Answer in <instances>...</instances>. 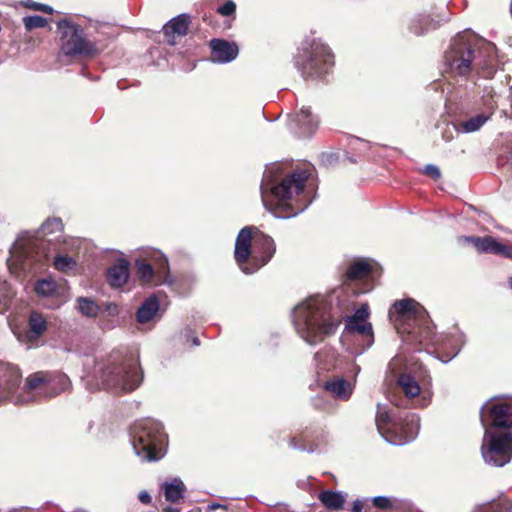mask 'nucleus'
Listing matches in <instances>:
<instances>
[{
	"mask_svg": "<svg viewBox=\"0 0 512 512\" xmlns=\"http://www.w3.org/2000/svg\"><path fill=\"white\" fill-rule=\"evenodd\" d=\"M211 49L210 59L215 63H229L233 61L239 53L238 45L220 38H213L209 42Z\"/></svg>",
	"mask_w": 512,
	"mask_h": 512,
	"instance_id": "obj_17",
	"label": "nucleus"
},
{
	"mask_svg": "<svg viewBox=\"0 0 512 512\" xmlns=\"http://www.w3.org/2000/svg\"><path fill=\"white\" fill-rule=\"evenodd\" d=\"M460 240L473 245L478 253L493 254L512 260V245L500 243L492 236H462Z\"/></svg>",
	"mask_w": 512,
	"mask_h": 512,
	"instance_id": "obj_14",
	"label": "nucleus"
},
{
	"mask_svg": "<svg viewBox=\"0 0 512 512\" xmlns=\"http://www.w3.org/2000/svg\"><path fill=\"white\" fill-rule=\"evenodd\" d=\"M389 319L402 340L408 344L428 346L434 344L435 326L426 309L412 298L397 300L389 310Z\"/></svg>",
	"mask_w": 512,
	"mask_h": 512,
	"instance_id": "obj_1",
	"label": "nucleus"
},
{
	"mask_svg": "<svg viewBox=\"0 0 512 512\" xmlns=\"http://www.w3.org/2000/svg\"><path fill=\"white\" fill-rule=\"evenodd\" d=\"M185 337L186 339H192V345L193 346H199L200 340L199 338L194 334V332L190 329L185 330Z\"/></svg>",
	"mask_w": 512,
	"mask_h": 512,
	"instance_id": "obj_46",
	"label": "nucleus"
},
{
	"mask_svg": "<svg viewBox=\"0 0 512 512\" xmlns=\"http://www.w3.org/2000/svg\"><path fill=\"white\" fill-rule=\"evenodd\" d=\"M324 389L333 397L342 400H347L351 395L349 382L342 378L325 382Z\"/></svg>",
	"mask_w": 512,
	"mask_h": 512,
	"instance_id": "obj_25",
	"label": "nucleus"
},
{
	"mask_svg": "<svg viewBox=\"0 0 512 512\" xmlns=\"http://www.w3.org/2000/svg\"><path fill=\"white\" fill-rule=\"evenodd\" d=\"M136 454L147 461H157L163 456L166 441L163 426L154 420L145 419L137 423L131 432Z\"/></svg>",
	"mask_w": 512,
	"mask_h": 512,
	"instance_id": "obj_9",
	"label": "nucleus"
},
{
	"mask_svg": "<svg viewBox=\"0 0 512 512\" xmlns=\"http://www.w3.org/2000/svg\"><path fill=\"white\" fill-rule=\"evenodd\" d=\"M292 122L297 128V132L301 137H310L318 128V118L313 115L310 107H302L301 110L296 113Z\"/></svg>",
	"mask_w": 512,
	"mask_h": 512,
	"instance_id": "obj_19",
	"label": "nucleus"
},
{
	"mask_svg": "<svg viewBox=\"0 0 512 512\" xmlns=\"http://www.w3.org/2000/svg\"><path fill=\"white\" fill-rule=\"evenodd\" d=\"M318 499L328 510H340L344 505V497L340 492L323 490L319 493Z\"/></svg>",
	"mask_w": 512,
	"mask_h": 512,
	"instance_id": "obj_28",
	"label": "nucleus"
},
{
	"mask_svg": "<svg viewBox=\"0 0 512 512\" xmlns=\"http://www.w3.org/2000/svg\"><path fill=\"white\" fill-rule=\"evenodd\" d=\"M481 454L484 461L495 467H503L512 459V432L484 431Z\"/></svg>",
	"mask_w": 512,
	"mask_h": 512,
	"instance_id": "obj_11",
	"label": "nucleus"
},
{
	"mask_svg": "<svg viewBox=\"0 0 512 512\" xmlns=\"http://www.w3.org/2000/svg\"><path fill=\"white\" fill-rule=\"evenodd\" d=\"M14 293L7 281H0V313L8 310Z\"/></svg>",
	"mask_w": 512,
	"mask_h": 512,
	"instance_id": "obj_35",
	"label": "nucleus"
},
{
	"mask_svg": "<svg viewBox=\"0 0 512 512\" xmlns=\"http://www.w3.org/2000/svg\"><path fill=\"white\" fill-rule=\"evenodd\" d=\"M495 46L477 39L457 38L446 53V61L450 69L459 75L466 76L472 70L484 69L494 59Z\"/></svg>",
	"mask_w": 512,
	"mask_h": 512,
	"instance_id": "obj_5",
	"label": "nucleus"
},
{
	"mask_svg": "<svg viewBox=\"0 0 512 512\" xmlns=\"http://www.w3.org/2000/svg\"><path fill=\"white\" fill-rule=\"evenodd\" d=\"M375 423L378 431L381 434L390 430L391 417L387 411H381L380 407H378V411L375 417Z\"/></svg>",
	"mask_w": 512,
	"mask_h": 512,
	"instance_id": "obj_38",
	"label": "nucleus"
},
{
	"mask_svg": "<svg viewBox=\"0 0 512 512\" xmlns=\"http://www.w3.org/2000/svg\"><path fill=\"white\" fill-rule=\"evenodd\" d=\"M48 372L39 371L30 374L25 381V389L28 392L38 390L44 396H46Z\"/></svg>",
	"mask_w": 512,
	"mask_h": 512,
	"instance_id": "obj_30",
	"label": "nucleus"
},
{
	"mask_svg": "<svg viewBox=\"0 0 512 512\" xmlns=\"http://www.w3.org/2000/svg\"><path fill=\"white\" fill-rule=\"evenodd\" d=\"M28 325L30 333L36 338L42 336L47 330L46 318L43 316V314L37 311H32L30 313Z\"/></svg>",
	"mask_w": 512,
	"mask_h": 512,
	"instance_id": "obj_32",
	"label": "nucleus"
},
{
	"mask_svg": "<svg viewBox=\"0 0 512 512\" xmlns=\"http://www.w3.org/2000/svg\"><path fill=\"white\" fill-rule=\"evenodd\" d=\"M46 241L42 240L38 244H36V248L38 249L36 251V255L34 258V261L36 263H39L40 265L46 264V262L49 259V254L46 247Z\"/></svg>",
	"mask_w": 512,
	"mask_h": 512,
	"instance_id": "obj_41",
	"label": "nucleus"
},
{
	"mask_svg": "<svg viewBox=\"0 0 512 512\" xmlns=\"http://www.w3.org/2000/svg\"><path fill=\"white\" fill-rule=\"evenodd\" d=\"M136 276L143 286H159L169 277V263L166 256L157 250L145 253L135 259Z\"/></svg>",
	"mask_w": 512,
	"mask_h": 512,
	"instance_id": "obj_10",
	"label": "nucleus"
},
{
	"mask_svg": "<svg viewBox=\"0 0 512 512\" xmlns=\"http://www.w3.org/2000/svg\"><path fill=\"white\" fill-rule=\"evenodd\" d=\"M53 266L60 272H68L76 266L75 260L68 255H57L54 258Z\"/></svg>",
	"mask_w": 512,
	"mask_h": 512,
	"instance_id": "obj_37",
	"label": "nucleus"
},
{
	"mask_svg": "<svg viewBox=\"0 0 512 512\" xmlns=\"http://www.w3.org/2000/svg\"><path fill=\"white\" fill-rule=\"evenodd\" d=\"M191 25V16L186 13L170 19L163 27L162 32L165 41L170 46L176 45L177 37H184L188 34Z\"/></svg>",
	"mask_w": 512,
	"mask_h": 512,
	"instance_id": "obj_16",
	"label": "nucleus"
},
{
	"mask_svg": "<svg viewBox=\"0 0 512 512\" xmlns=\"http://www.w3.org/2000/svg\"><path fill=\"white\" fill-rule=\"evenodd\" d=\"M210 18H211V16L204 15L203 16V21L210 23V21H209Z\"/></svg>",
	"mask_w": 512,
	"mask_h": 512,
	"instance_id": "obj_51",
	"label": "nucleus"
},
{
	"mask_svg": "<svg viewBox=\"0 0 512 512\" xmlns=\"http://www.w3.org/2000/svg\"><path fill=\"white\" fill-rule=\"evenodd\" d=\"M100 378L106 389L127 393L139 387L143 372L139 360L133 354L113 351L108 364L101 371Z\"/></svg>",
	"mask_w": 512,
	"mask_h": 512,
	"instance_id": "obj_6",
	"label": "nucleus"
},
{
	"mask_svg": "<svg viewBox=\"0 0 512 512\" xmlns=\"http://www.w3.org/2000/svg\"><path fill=\"white\" fill-rule=\"evenodd\" d=\"M323 438L322 432L311 427H305L290 438V446L295 449L313 452L319 447Z\"/></svg>",
	"mask_w": 512,
	"mask_h": 512,
	"instance_id": "obj_18",
	"label": "nucleus"
},
{
	"mask_svg": "<svg viewBox=\"0 0 512 512\" xmlns=\"http://www.w3.org/2000/svg\"><path fill=\"white\" fill-rule=\"evenodd\" d=\"M165 499L169 502H177L184 497L185 485L179 479L163 485Z\"/></svg>",
	"mask_w": 512,
	"mask_h": 512,
	"instance_id": "obj_31",
	"label": "nucleus"
},
{
	"mask_svg": "<svg viewBox=\"0 0 512 512\" xmlns=\"http://www.w3.org/2000/svg\"><path fill=\"white\" fill-rule=\"evenodd\" d=\"M274 240L257 227L242 228L236 238L234 258L245 274H252L265 266L274 256Z\"/></svg>",
	"mask_w": 512,
	"mask_h": 512,
	"instance_id": "obj_3",
	"label": "nucleus"
},
{
	"mask_svg": "<svg viewBox=\"0 0 512 512\" xmlns=\"http://www.w3.org/2000/svg\"><path fill=\"white\" fill-rule=\"evenodd\" d=\"M345 330L349 334L359 335L364 349L371 347L374 343L373 327L370 322L345 323Z\"/></svg>",
	"mask_w": 512,
	"mask_h": 512,
	"instance_id": "obj_22",
	"label": "nucleus"
},
{
	"mask_svg": "<svg viewBox=\"0 0 512 512\" xmlns=\"http://www.w3.org/2000/svg\"><path fill=\"white\" fill-rule=\"evenodd\" d=\"M24 5H25V7L33 9L35 11H41V12H45L47 14L53 13V8L46 4L36 3L33 1H27V2H25Z\"/></svg>",
	"mask_w": 512,
	"mask_h": 512,
	"instance_id": "obj_44",
	"label": "nucleus"
},
{
	"mask_svg": "<svg viewBox=\"0 0 512 512\" xmlns=\"http://www.w3.org/2000/svg\"><path fill=\"white\" fill-rule=\"evenodd\" d=\"M23 24L27 31H32L35 28H43L47 25L46 18L40 15L27 16L23 18Z\"/></svg>",
	"mask_w": 512,
	"mask_h": 512,
	"instance_id": "obj_40",
	"label": "nucleus"
},
{
	"mask_svg": "<svg viewBox=\"0 0 512 512\" xmlns=\"http://www.w3.org/2000/svg\"><path fill=\"white\" fill-rule=\"evenodd\" d=\"M511 510V502L508 499H500L480 505L473 512H511Z\"/></svg>",
	"mask_w": 512,
	"mask_h": 512,
	"instance_id": "obj_33",
	"label": "nucleus"
},
{
	"mask_svg": "<svg viewBox=\"0 0 512 512\" xmlns=\"http://www.w3.org/2000/svg\"><path fill=\"white\" fill-rule=\"evenodd\" d=\"M491 117V114L480 113L461 121L456 125L458 131L472 133L478 131Z\"/></svg>",
	"mask_w": 512,
	"mask_h": 512,
	"instance_id": "obj_29",
	"label": "nucleus"
},
{
	"mask_svg": "<svg viewBox=\"0 0 512 512\" xmlns=\"http://www.w3.org/2000/svg\"><path fill=\"white\" fill-rule=\"evenodd\" d=\"M59 57L64 56L70 60L93 59L101 50L96 42L87 37L85 29L69 18L56 22Z\"/></svg>",
	"mask_w": 512,
	"mask_h": 512,
	"instance_id": "obj_7",
	"label": "nucleus"
},
{
	"mask_svg": "<svg viewBox=\"0 0 512 512\" xmlns=\"http://www.w3.org/2000/svg\"><path fill=\"white\" fill-rule=\"evenodd\" d=\"M138 498L143 504H150L152 501L151 495L146 491L140 492Z\"/></svg>",
	"mask_w": 512,
	"mask_h": 512,
	"instance_id": "obj_47",
	"label": "nucleus"
},
{
	"mask_svg": "<svg viewBox=\"0 0 512 512\" xmlns=\"http://www.w3.org/2000/svg\"><path fill=\"white\" fill-rule=\"evenodd\" d=\"M159 310V301L156 296H150L138 308L136 318L139 323L151 321Z\"/></svg>",
	"mask_w": 512,
	"mask_h": 512,
	"instance_id": "obj_24",
	"label": "nucleus"
},
{
	"mask_svg": "<svg viewBox=\"0 0 512 512\" xmlns=\"http://www.w3.org/2000/svg\"><path fill=\"white\" fill-rule=\"evenodd\" d=\"M437 27L438 24L430 19L429 16H422L411 24L410 31L415 35L420 36L431 29H436Z\"/></svg>",
	"mask_w": 512,
	"mask_h": 512,
	"instance_id": "obj_34",
	"label": "nucleus"
},
{
	"mask_svg": "<svg viewBox=\"0 0 512 512\" xmlns=\"http://www.w3.org/2000/svg\"><path fill=\"white\" fill-rule=\"evenodd\" d=\"M217 13L222 16H233V18H235L236 4L232 0H227L223 5L217 8Z\"/></svg>",
	"mask_w": 512,
	"mask_h": 512,
	"instance_id": "obj_43",
	"label": "nucleus"
},
{
	"mask_svg": "<svg viewBox=\"0 0 512 512\" xmlns=\"http://www.w3.org/2000/svg\"><path fill=\"white\" fill-rule=\"evenodd\" d=\"M64 231V224L60 217L47 218L40 227V233L43 237H54L59 239Z\"/></svg>",
	"mask_w": 512,
	"mask_h": 512,
	"instance_id": "obj_27",
	"label": "nucleus"
},
{
	"mask_svg": "<svg viewBox=\"0 0 512 512\" xmlns=\"http://www.w3.org/2000/svg\"><path fill=\"white\" fill-rule=\"evenodd\" d=\"M294 65L305 80L320 79L334 66V54L320 39L306 40L294 56Z\"/></svg>",
	"mask_w": 512,
	"mask_h": 512,
	"instance_id": "obj_8",
	"label": "nucleus"
},
{
	"mask_svg": "<svg viewBox=\"0 0 512 512\" xmlns=\"http://www.w3.org/2000/svg\"><path fill=\"white\" fill-rule=\"evenodd\" d=\"M379 270L381 268L378 264L370 259H354L349 262L345 272L341 275V281L344 285H349L352 282L364 280Z\"/></svg>",
	"mask_w": 512,
	"mask_h": 512,
	"instance_id": "obj_15",
	"label": "nucleus"
},
{
	"mask_svg": "<svg viewBox=\"0 0 512 512\" xmlns=\"http://www.w3.org/2000/svg\"><path fill=\"white\" fill-rule=\"evenodd\" d=\"M340 320L330 313V305L323 299H309L298 307L295 323L301 337L310 345L321 343L335 333Z\"/></svg>",
	"mask_w": 512,
	"mask_h": 512,
	"instance_id": "obj_4",
	"label": "nucleus"
},
{
	"mask_svg": "<svg viewBox=\"0 0 512 512\" xmlns=\"http://www.w3.org/2000/svg\"><path fill=\"white\" fill-rule=\"evenodd\" d=\"M363 508H364L363 501L357 499L352 504L351 512H361L363 510Z\"/></svg>",
	"mask_w": 512,
	"mask_h": 512,
	"instance_id": "obj_48",
	"label": "nucleus"
},
{
	"mask_svg": "<svg viewBox=\"0 0 512 512\" xmlns=\"http://www.w3.org/2000/svg\"><path fill=\"white\" fill-rule=\"evenodd\" d=\"M78 305L80 312L88 317H95L99 313L98 305L89 298L80 297L78 298Z\"/></svg>",
	"mask_w": 512,
	"mask_h": 512,
	"instance_id": "obj_36",
	"label": "nucleus"
},
{
	"mask_svg": "<svg viewBox=\"0 0 512 512\" xmlns=\"http://www.w3.org/2000/svg\"><path fill=\"white\" fill-rule=\"evenodd\" d=\"M396 390L405 396H399L397 392H389L388 400L398 408H409L411 400L420 394V386L418 382L407 373H402L396 382Z\"/></svg>",
	"mask_w": 512,
	"mask_h": 512,
	"instance_id": "obj_13",
	"label": "nucleus"
},
{
	"mask_svg": "<svg viewBox=\"0 0 512 512\" xmlns=\"http://www.w3.org/2000/svg\"><path fill=\"white\" fill-rule=\"evenodd\" d=\"M509 285H510V287L512 289V277L509 279Z\"/></svg>",
	"mask_w": 512,
	"mask_h": 512,
	"instance_id": "obj_52",
	"label": "nucleus"
},
{
	"mask_svg": "<svg viewBox=\"0 0 512 512\" xmlns=\"http://www.w3.org/2000/svg\"><path fill=\"white\" fill-rule=\"evenodd\" d=\"M423 173L433 180H438L441 177L440 169L433 164H427L424 167Z\"/></svg>",
	"mask_w": 512,
	"mask_h": 512,
	"instance_id": "obj_45",
	"label": "nucleus"
},
{
	"mask_svg": "<svg viewBox=\"0 0 512 512\" xmlns=\"http://www.w3.org/2000/svg\"><path fill=\"white\" fill-rule=\"evenodd\" d=\"M480 421L484 429L499 431L512 429V399H491L480 409Z\"/></svg>",
	"mask_w": 512,
	"mask_h": 512,
	"instance_id": "obj_12",
	"label": "nucleus"
},
{
	"mask_svg": "<svg viewBox=\"0 0 512 512\" xmlns=\"http://www.w3.org/2000/svg\"><path fill=\"white\" fill-rule=\"evenodd\" d=\"M310 175L309 169L296 168L272 187L274 200L271 210L276 217H294L310 205L312 199L306 191V182Z\"/></svg>",
	"mask_w": 512,
	"mask_h": 512,
	"instance_id": "obj_2",
	"label": "nucleus"
},
{
	"mask_svg": "<svg viewBox=\"0 0 512 512\" xmlns=\"http://www.w3.org/2000/svg\"><path fill=\"white\" fill-rule=\"evenodd\" d=\"M218 508H224V506H222L220 504H213V505L210 506L211 510H215V509H218Z\"/></svg>",
	"mask_w": 512,
	"mask_h": 512,
	"instance_id": "obj_50",
	"label": "nucleus"
},
{
	"mask_svg": "<svg viewBox=\"0 0 512 512\" xmlns=\"http://www.w3.org/2000/svg\"><path fill=\"white\" fill-rule=\"evenodd\" d=\"M163 512H180V510L171 506H167L163 509Z\"/></svg>",
	"mask_w": 512,
	"mask_h": 512,
	"instance_id": "obj_49",
	"label": "nucleus"
},
{
	"mask_svg": "<svg viewBox=\"0 0 512 512\" xmlns=\"http://www.w3.org/2000/svg\"><path fill=\"white\" fill-rule=\"evenodd\" d=\"M372 503L375 507L382 510H390L395 509V503L388 497L385 496H377L372 499Z\"/></svg>",
	"mask_w": 512,
	"mask_h": 512,
	"instance_id": "obj_42",
	"label": "nucleus"
},
{
	"mask_svg": "<svg viewBox=\"0 0 512 512\" xmlns=\"http://www.w3.org/2000/svg\"><path fill=\"white\" fill-rule=\"evenodd\" d=\"M370 311L368 304H362L352 316L347 317L345 323H362L367 322L366 319L369 317Z\"/></svg>",
	"mask_w": 512,
	"mask_h": 512,
	"instance_id": "obj_39",
	"label": "nucleus"
},
{
	"mask_svg": "<svg viewBox=\"0 0 512 512\" xmlns=\"http://www.w3.org/2000/svg\"><path fill=\"white\" fill-rule=\"evenodd\" d=\"M62 290L63 287L50 277L38 280L35 285L36 293L44 297L60 296Z\"/></svg>",
	"mask_w": 512,
	"mask_h": 512,
	"instance_id": "obj_26",
	"label": "nucleus"
},
{
	"mask_svg": "<svg viewBox=\"0 0 512 512\" xmlns=\"http://www.w3.org/2000/svg\"><path fill=\"white\" fill-rule=\"evenodd\" d=\"M20 375L16 371L9 370L4 379L0 381V403L7 400L18 388Z\"/></svg>",
	"mask_w": 512,
	"mask_h": 512,
	"instance_id": "obj_23",
	"label": "nucleus"
},
{
	"mask_svg": "<svg viewBox=\"0 0 512 512\" xmlns=\"http://www.w3.org/2000/svg\"><path fill=\"white\" fill-rule=\"evenodd\" d=\"M46 396L48 398L55 397L65 392L70 387V379L67 375L60 372H48Z\"/></svg>",
	"mask_w": 512,
	"mask_h": 512,
	"instance_id": "obj_21",
	"label": "nucleus"
},
{
	"mask_svg": "<svg viewBox=\"0 0 512 512\" xmlns=\"http://www.w3.org/2000/svg\"><path fill=\"white\" fill-rule=\"evenodd\" d=\"M130 276V264L126 259L117 260L111 267L107 269L106 279L113 288L124 286Z\"/></svg>",
	"mask_w": 512,
	"mask_h": 512,
	"instance_id": "obj_20",
	"label": "nucleus"
}]
</instances>
